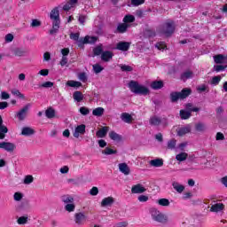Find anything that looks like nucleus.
I'll return each mask as SVG.
<instances>
[{
  "instance_id": "f257e3e1",
  "label": "nucleus",
  "mask_w": 227,
  "mask_h": 227,
  "mask_svg": "<svg viewBox=\"0 0 227 227\" xmlns=\"http://www.w3.org/2000/svg\"><path fill=\"white\" fill-rule=\"evenodd\" d=\"M50 19L52 20V29L50 30V35H56V33L59 31V24H61V20H59V9H58V7L51 10Z\"/></svg>"
},
{
  "instance_id": "f03ea898",
  "label": "nucleus",
  "mask_w": 227,
  "mask_h": 227,
  "mask_svg": "<svg viewBox=\"0 0 227 227\" xmlns=\"http://www.w3.org/2000/svg\"><path fill=\"white\" fill-rule=\"evenodd\" d=\"M158 33L165 35L166 36H171V35L175 33V22L171 20H168L158 28Z\"/></svg>"
},
{
  "instance_id": "7ed1b4c3",
  "label": "nucleus",
  "mask_w": 227,
  "mask_h": 227,
  "mask_svg": "<svg viewBox=\"0 0 227 227\" xmlns=\"http://www.w3.org/2000/svg\"><path fill=\"white\" fill-rule=\"evenodd\" d=\"M129 88L136 95H148L150 93V90L146 86L139 84L137 82H129Z\"/></svg>"
},
{
  "instance_id": "20e7f679",
  "label": "nucleus",
  "mask_w": 227,
  "mask_h": 227,
  "mask_svg": "<svg viewBox=\"0 0 227 227\" xmlns=\"http://www.w3.org/2000/svg\"><path fill=\"white\" fill-rule=\"evenodd\" d=\"M79 33H71L70 39L77 42L79 45H84V43H95L97 42L96 36L86 35L84 38H79Z\"/></svg>"
},
{
  "instance_id": "39448f33",
  "label": "nucleus",
  "mask_w": 227,
  "mask_h": 227,
  "mask_svg": "<svg viewBox=\"0 0 227 227\" xmlns=\"http://www.w3.org/2000/svg\"><path fill=\"white\" fill-rule=\"evenodd\" d=\"M151 217L156 223H160V224H166L168 223V215H164L160 211H159L155 207H152L150 209Z\"/></svg>"
},
{
  "instance_id": "423d86ee",
  "label": "nucleus",
  "mask_w": 227,
  "mask_h": 227,
  "mask_svg": "<svg viewBox=\"0 0 227 227\" xmlns=\"http://www.w3.org/2000/svg\"><path fill=\"white\" fill-rule=\"evenodd\" d=\"M191 95V89H184L181 92H172L170 94L172 102H176L179 98L184 100Z\"/></svg>"
},
{
  "instance_id": "0eeeda50",
  "label": "nucleus",
  "mask_w": 227,
  "mask_h": 227,
  "mask_svg": "<svg viewBox=\"0 0 227 227\" xmlns=\"http://www.w3.org/2000/svg\"><path fill=\"white\" fill-rule=\"evenodd\" d=\"M225 206L221 201H214L211 204L210 212L219 214V212H224Z\"/></svg>"
},
{
  "instance_id": "6e6552de",
  "label": "nucleus",
  "mask_w": 227,
  "mask_h": 227,
  "mask_svg": "<svg viewBox=\"0 0 227 227\" xmlns=\"http://www.w3.org/2000/svg\"><path fill=\"white\" fill-rule=\"evenodd\" d=\"M29 107H31V105L27 104L16 114V118H18L20 121L26 120Z\"/></svg>"
},
{
  "instance_id": "1a4fd4ad",
  "label": "nucleus",
  "mask_w": 227,
  "mask_h": 227,
  "mask_svg": "<svg viewBox=\"0 0 227 227\" xmlns=\"http://www.w3.org/2000/svg\"><path fill=\"white\" fill-rule=\"evenodd\" d=\"M83 134H86V125L81 124L74 129L73 136L74 137H76V139H78V137L80 136H83Z\"/></svg>"
},
{
  "instance_id": "9d476101",
  "label": "nucleus",
  "mask_w": 227,
  "mask_h": 227,
  "mask_svg": "<svg viewBox=\"0 0 227 227\" xmlns=\"http://www.w3.org/2000/svg\"><path fill=\"white\" fill-rule=\"evenodd\" d=\"M0 148H2V150H5V152H13L17 146L15 144L11 142H1Z\"/></svg>"
},
{
  "instance_id": "9b49d317",
  "label": "nucleus",
  "mask_w": 227,
  "mask_h": 227,
  "mask_svg": "<svg viewBox=\"0 0 227 227\" xmlns=\"http://www.w3.org/2000/svg\"><path fill=\"white\" fill-rule=\"evenodd\" d=\"M171 185L177 194H182L185 191V186L180 184L178 181H172Z\"/></svg>"
},
{
  "instance_id": "f8f14e48",
  "label": "nucleus",
  "mask_w": 227,
  "mask_h": 227,
  "mask_svg": "<svg viewBox=\"0 0 227 227\" xmlns=\"http://www.w3.org/2000/svg\"><path fill=\"white\" fill-rule=\"evenodd\" d=\"M11 53L13 56H18L19 58H21L22 56H26V53L27 52L24 48H11Z\"/></svg>"
},
{
  "instance_id": "ddd939ff",
  "label": "nucleus",
  "mask_w": 227,
  "mask_h": 227,
  "mask_svg": "<svg viewBox=\"0 0 227 227\" xmlns=\"http://www.w3.org/2000/svg\"><path fill=\"white\" fill-rule=\"evenodd\" d=\"M131 192L132 194H143V192H146V188L143 187V184H137L132 186Z\"/></svg>"
},
{
  "instance_id": "4468645a",
  "label": "nucleus",
  "mask_w": 227,
  "mask_h": 227,
  "mask_svg": "<svg viewBox=\"0 0 227 227\" xmlns=\"http://www.w3.org/2000/svg\"><path fill=\"white\" fill-rule=\"evenodd\" d=\"M214 61L217 65H227V56L218 54L214 56Z\"/></svg>"
},
{
  "instance_id": "2eb2a0df",
  "label": "nucleus",
  "mask_w": 227,
  "mask_h": 227,
  "mask_svg": "<svg viewBox=\"0 0 227 227\" xmlns=\"http://www.w3.org/2000/svg\"><path fill=\"white\" fill-rule=\"evenodd\" d=\"M85 222H86V215H84V213L74 214L75 224H84Z\"/></svg>"
},
{
  "instance_id": "dca6fc26",
  "label": "nucleus",
  "mask_w": 227,
  "mask_h": 227,
  "mask_svg": "<svg viewBox=\"0 0 227 227\" xmlns=\"http://www.w3.org/2000/svg\"><path fill=\"white\" fill-rule=\"evenodd\" d=\"M176 132L179 137H183V136H185V134H189V132H191V125H186V126L178 128L176 129Z\"/></svg>"
},
{
  "instance_id": "f3484780",
  "label": "nucleus",
  "mask_w": 227,
  "mask_h": 227,
  "mask_svg": "<svg viewBox=\"0 0 227 227\" xmlns=\"http://www.w3.org/2000/svg\"><path fill=\"white\" fill-rule=\"evenodd\" d=\"M116 49L118 51H127L129 49H130V43L129 42H120L116 45Z\"/></svg>"
},
{
  "instance_id": "a211bd4d",
  "label": "nucleus",
  "mask_w": 227,
  "mask_h": 227,
  "mask_svg": "<svg viewBox=\"0 0 227 227\" xmlns=\"http://www.w3.org/2000/svg\"><path fill=\"white\" fill-rule=\"evenodd\" d=\"M150 166L153 168H162L164 166V160L157 158L149 161Z\"/></svg>"
},
{
  "instance_id": "6ab92c4d",
  "label": "nucleus",
  "mask_w": 227,
  "mask_h": 227,
  "mask_svg": "<svg viewBox=\"0 0 227 227\" xmlns=\"http://www.w3.org/2000/svg\"><path fill=\"white\" fill-rule=\"evenodd\" d=\"M119 168V171H121V173H122L123 175H130V168L129 167V165H127V163H120L118 165Z\"/></svg>"
},
{
  "instance_id": "aec40b11",
  "label": "nucleus",
  "mask_w": 227,
  "mask_h": 227,
  "mask_svg": "<svg viewBox=\"0 0 227 227\" xmlns=\"http://www.w3.org/2000/svg\"><path fill=\"white\" fill-rule=\"evenodd\" d=\"M77 4V0H69L67 3L65 4L63 6V10L65 12H68L69 10H72Z\"/></svg>"
},
{
  "instance_id": "412c9836",
  "label": "nucleus",
  "mask_w": 227,
  "mask_h": 227,
  "mask_svg": "<svg viewBox=\"0 0 227 227\" xmlns=\"http://www.w3.org/2000/svg\"><path fill=\"white\" fill-rule=\"evenodd\" d=\"M77 4V0H69L67 3L65 4L63 6V10L65 12H68L69 10H72Z\"/></svg>"
},
{
  "instance_id": "4be33fe9",
  "label": "nucleus",
  "mask_w": 227,
  "mask_h": 227,
  "mask_svg": "<svg viewBox=\"0 0 227 227\" xmlns=\"http://www.w3.org/2000/svg\"><path fill=\"white\" fill-rule=\"evenodd\" d=\"M114 203V199L113 197H106L102 200L101 207H111Z\"/></svg>"
},
{
  "instance_id": "5701e85b",
  "label": "nucleus",
  "mask_w": 227,
  "mask_h": 227,
  "mask_svg": "<svg viewBox=\"0 0 227 227\" xmlns=\"http://www.w3.org/2000/svg\"><path fill=\"white\" fill-rule=\"evenodd\" d=\"M107 132H109V127H103L99 130L97 131V137H106L107 136Z\"/></svg>"
},
{
  "instance_id": "b1692460",
  "label": "nucleus",
  "mask_w": 227,
  "mask_h": 227,
  "mask_svg": "<svg viewBox=\"0 0 227 227\" xmlns=\"http://www.w3.org/2000/svg\"><path fill=\"white\" fill-rule=\"evenodd\" d=\"M160 123H162V119L160 117L154 115L150 118V124L154 125L155 127L159 126Z\"/></svg>"
},
{
  "instance_id": "393cba45",
  "label": "nucleus",
  "mask_w": 227,
  "mask_h": 227,
  "mask_svg": "<svg viewBox=\"0 0 227 227\" xmlns=\"http://www.w3.org/2000/svg\"><path fill=\"white\" fill-rule=\"evenodd\" d=\"M121 119L125 123H131L132 122V115H130V114H129V113H122L121 114Z\"/></svg>"
},
{
  "instance_id": "a878e982",
  "label": "nucleus",
  "mask_w": 227,
  "mask_h": 227,
  "mask_svg": "<svg viewBox=\"0 0 227 227\" xmlns=\"http://www.w3.org/2000/svg\"><path fill=\"white\" fill-rule=\"evenodd\" d=\"M129 27H130V26L128 25V23H120L117 26V31L118 33H127V29H129Z\"/></svg>"
},
{
  "instance_id": "bb28decb",
  "label": "nucleus",
  "mask_w": 227,
  "mask_h": 227,
  "mask_svg": "<svg viewBox=\"0 0 227 227\" xmlns=\"http://www.w3.org/2000/svg\"><path fill=\"white\" fill-rule=\"evenodd\" d=\"M151 88L153 90H160V88H164V82L162 81H154L151 83Z\"/></svg>"
},
{
  "instance_id": "cd10ccee",
  "label": "nucleus",
  "mask_w": 227,
  "mask_h": 227,
  "mask_svg": "<svg viewBox=\"0 0 227 227\" xmlns=\"http://www.w3.org/2000/svg\"><path fill=\"white\" fill-rule=\"evenodd\" d=\"M192 77H194V74L190 70L185 71L181 75L182 81H187V79H192Z\"/></svg>"
},
{
  "instance_id": "c85d7f7f",
  "label": "nucleus",
  "mask_w": 227,
  "mask_h": 227,
  "mask_svg": "<svg viewBox=\"0 0 227 227\" xmlns=\"http://www.w3.org/2000/svg\"><path fill=\"white\" fill-rule=\"evenodd\" d=\"M74 100L76 102H82L84 99V96L82 95V91H74L73 94Z\"/></svg>"
},
{
  "instance_id": "c756f323",
  "label": "nucleus",
  "mask_w": 227,
  "mask_h": 227,
  "mask_svg": "<svg viewBox=\"0 0 227 227\" xmlns=\"http://www.w3.org/2000/svg\"><path fill=\"white\" fill-rule=\"evenodd\" d=\"M101 59L103 61H109V60L113 59V52H111V51H104L101 54Z\"/></svg>"
},
{
  "instance_id": "7c9ffc66",
  "label": "nucleus",
  "mask_w": 227,
  "mask_h": 227,
  "mask_svg": "<svg viewBox=\"0 0 227 227\" xmlns=\"http://www.w3.org/2000/svg\"><path fill=\"white\" fill-rule=\"evenodd\" d=\"M67 86H69L70 88H81V86H82V83H81V82L69 80L67 82Z\"/></svg>"
},
{
  "instance_id": "2f4dec72",
  "label": "nucleus",
  "mask_w": 227,
  "mask_h": 227,
  "mask_svg": "<svg viewBox=\"0 0 227 227\" xmlns=\"http://www.w3.org/2000/svg\"><path fill=\"white\" fill-rule=\"evenodd\" d=\"M180 118L181 120H189L191 118V111L188 110H180Z\"/></svg>"
},
{
  "instance_id": "473e14b6",
  "label": "nucleus",
  "mask_w": 227,
  "mask_h": 227,
  "mask_svg": "<svg viewBox=\"0 0 227 227\" xmlns=\"http://www.w3.org/2000/svg\"><path fill=\"white\" fill-rule=\"evenodd\" d=\"M33 134H35V129H33L29 127H25L21 130L22 136H33Z\"/></svg>"
},
{
  "instance_id": "72a5a7b5",
  "label": "nucleus",
  "mask_w": 227,
  "mask_h": 227,
  "mask_svg": "<svg viewBox=\"0 0 227 227\" xmlns=\"http://www.w3.org/2000/svg\"><path fill=\"white\" fill-rule=\"evenodd\" d=\"M61 201L65 203L66 205H68L70 203H74V197L71 195H63L61 197Z\"/></svg>"
},
{
  "instance_id": "f704fd0d",
  "label": "nucleus",
  "mask_w": 227,
  "mask_h": 227,
  "mask_svg": "<svg viewBox=\"0 0 227 227\" xmlns=\"http://www.w3.org/2000/svg\"><path fill=\"white\" fill-rule=\"evenodd\" d=\"M105 111L106 110L103 107H98L92 111V114L93 116L100 117L104 115Z\"/></svg>"
},
{
  "instance_id": "c9c22d12",
  "label": "nucleus",
  "mask_w": 227,
  "mask_h": 227,
  "mask_svg": "<svg viewBox=\"0 0 227 227\" xmlns=\"http://www.w3.org/2000/svg\"><path fill=\"white\" fill-rule=\"evenodd\" d=\"M195 129L197 132H205L207 130V125L203 122H198L195 125Z\"/></svg>"
},
{
  "instance_id": "e433bc0d",
  "label": "nucleus",
  "mask_w": 227,
  "mask_h": 227,
  "mask_svg": "<svg viewBox=\"0 0 227 227\" xmlns=\"http://www.w3.org/2000/svg\"><path fill=\"white\" fill-rule=\"evenodd\" d=\"M109 137L113 140V141H121V136L118 135V133L114 132V131H111L109 133Z\"/></svg>"
},
{
  "instance_id": "4c0bfd02",
  "label": "nucleus",
  "mask_w": 227,
  "mask_h": 227,
  "mask_svg": "<svg viewBox=\"0 0 227 227\" xmlns=\"http://www.w3.org/2000/svg\"><path fill=\"white\" fill-rule=\"evenodd\" d=\"M6 134H8V128L5 125L0 126V139H4Z\"/></svg>"
},
{
  "instance_id": "58836bf2",
  "label": "nucleus",
  "mask_w": 227,
  "mask_h": 227,
  "mask_svg": "<svg viewBox=\"0 0 227 227\" xmlns=\"http://www.w3.org/2000/svg\"><path fill=\"white\" fill-rule=\"evenodd\" d=\"M187 157H189L187 153H180L176 156V159L179 160V162H184V160H187Z\"/></svg>"
},
{
  "instance_id": "ea45409f",
  "label": "nucleus",
  "mask_w": 227,
  "mask_h": 227,
  "mask_svg": "<svg viewBox=\"0 0 227 227\" xmlns=\"http://www.w3.org/2000/svg\"><path fill=\"white\" fill-rule=\"evenodd\" d=\"M46 118L52 119L54 116H56V111L52 109L51 107L48 108L45 111Z\"/></svg>"
},
{
  "instance_id": "a19ab883",
  "label": "nucleus",
  "mask_w": 227,
  "mask_h": 227,
  "mask_svg": "<svg viewBox=\"0 0 227 227\" xmlns=\"http://www.w3.org/2000/svg\"><path fill=\"white\" fill-rule=\"evenodd\" d=\"M136 20V17H134L133 15H126L124 18H123V22L124 24H130L132 22H134Z\"/></svg>"
},
{
  "instance_id": "79ce46f5",
  "label": "nucleus",
  "mask_w": 227,
  "mask_h": 227,
  "mask_svg": "<svg viewBox=\"0 0 227 227\" xmlns=\"http://www.w3.org/2000/svg\"><path fill=\"white\" fill-rule=\"evenodd\" d=\"M102 153L104 155H114V153H118V151L106 147L102 151Z\"/></svg>"
},
{
  "instance_id": "37998d69",
  "label": "nucleus",
  "mask_w": 227,
  "mask_h": 227,
  "mask_svg": "<svg viewBox=\"0 0 227 227\" xmlns=\"http://www.w3.org/2000/svg\"><path fill=\"white\" fill-rule=\"evenodd\" d=\"M157 203H158V205H160V207H169V205H170L169 200H168V199H160L157 201Z\"/></svg>"
},
{
  "instance_id": "c03bdc74",
  "label": "nucleus",
  "mask_w": 227,
  "mask_h": 227,
  "mask_svg": "<svg viewBox=\"0 0 227 227\" xmlns=\"http://www.w3.org/2000/svg\"><path fill=\"white\" fill-rule=\"evenodd\" d=\"M65 210L67 211V212H75V204H74V202H71V203H69V204H67L66 206H65Z\"/></svg>"
},
{
  "instance_id": "a18cd8bd",
  "label": "nucleus",
  "mask_w": 227,
  "mask_h": 227,
  "mask_svg": "<svg viewBox=\"0 0 227 227\" xmlns=\"http://www.w3.org/2000/svg\"><path fill=\"white\" fill-rule=\"evenodd\" d=\"M119 67H120L121 72H132V70H134V68H132V67L128 66V65L120 64Z\"/></svg>"
},
{
  "instance_id": "49530a36",
  "label": "nucleus",
  "mask_w": 227,
  "mask_h": 227,
  "mask_svg": "<svg viewBox=\"0 0 227 227\" xmlns=\"http://www.w3.org/2000/svg\"><path fill=\"white\" fill-rule=\"evenodd\" d=\"M34 180L35 178L33 177V176L27 175L25 176L23 184H25V185H29V184H33Z\"/></svg>"
},
{
  "instance_id": "de8ad7c7",
  "label": "nucleus",
  "mask_w": 227,
  "mask_h": 227,
  "mask_svg": "<svg viewBox=\"0 0 227 227\" xmlns=\"http://www.w3.org/2000/svg\"><path fill=\"white\" fill-rule=\"evenodd\" d=\"M78 79L82 82H88V74H86V73H84V72L80 73V74H78Z\"/></svg>"
},
{
  "instance_id": "09e8293b",
  "label": "nucleus",
  "mask_w": 227,
  "mask_h": 227,
  "mask_svg": "<svg viewBox=\"0 0 227 227\" xmlns=\"http://www.w3.org/2000/svg\"><path fill=\"white\" fill-rule=\"evenodd\" d=\"M22 198H24V194L20 192H16L13 195L14 201H21Z\"/></svg>"
},
{
  "instance_id": "8fccbe9b",
  "label": "nucleus",
  "mask_w": 227,
  "mask_h": 227,
  "mask_svg": "<svg viewBox=\"0 0 227 227\" xmlns=\"http://www.w3.org/2000/svg\"><path fill=\"white\" fill-rule=\"evenodd\" d=\"M176 146V139H171L168 142V150H175Z\"/></svg>"
},
{
  "instance_id": "3c124183",
  "label": "nucleus",
  "mask_w": 227,
  "mask_h": 227,
  "mask_svg": "<svg viewBox=\"0 0 227 227\" xmlns=\"http://www.w3.org/2000/svg\"><path fill=\"white\" fill-rule=\"evenodd\" d=\"M221 76H215L212 78L210 84H212L213 86H217V84H219V82H221Z\"/></svg>"
},
{
  "instance_id": "603ef678",
  "label": "nucleus",
  "mask_w": 227,
  "mask_h": 227,
  "mask_svg": "<svg viewBox=\"0 0 227 227\" xmlns=\"http://www.w3.org/2000/svg\"><path fill=\"white\" fill-rule=\"evenodd\" d=\"M28 218L27 216H20L17 219L19 224H27Z\"/></svg>"
},
{
  "instance_id": "864d4df0",
  "label": "nucleus",
  "mask_w": 227,
  "mask_h": 227,
  "mask_svg": "<svg viewBox=\"0 0 227 227\" xmlns=\"http://www.w3.org/2000/svg\"><path fill=\"white\" fill-rule=\"evenodd\" d=\"M93 70H94L95 74H100V72H102V70H104V67H102V66H100V64H95V65H93Z\"/></svg>"
},
{
  "instance_id": "5fc2aeb1",
  "label": "nucleus",
  "mask_w": 227,
  "mask_h": 227,
  "mask_svg": "<svg viewBox=\"0 0 227 227\" xmlns=\"http://www.w3.org/2000/svg\"><path fill=\"white\" fill-rule=\"evenodd\" d=\"M155 47L159 51H164V49H166V43L164 42H160L156 43Z\"/></svg>"
},
{
  "instance_id": "6e6d98bb",
  "label": "nucleus",
  "mask_w": 227,
  "mask_h": 227,
  "mask_svg": "<svg viewBox=\"0 0 227 227\" xmlns=\"http://www.w3.org/2000/svg\"><path fill=\"white\" fill-rule=\"evenodd\" d=\"M226 64L225 66L223 65H216L214 67L215 72H223V70H226Z\"/></svg>"
},
{
  "instance_id": "4d7b16f0",
  "label": "nucleus",
  "mask_w": 227,
  "mask_h": 227,
  "mask_svg": "<svg viewBox=\"0 0 227 227\" xmlns=\"http://www.w3.org/2000/svg\"><path fill=\"white\" fill-rule=\"evenodd\" d=\"M80 113H81V114H82L83 116H87V114H90V109H88V107L82 106V107L80 108Z\"/></svg>"
},
{
  "instance_id": "13d9d810",
  "label": "nucleus",
  "mask_w": 227,
  "mask_h": 227,
  "mask_svg": "<svg viewBox=\"0 0 227 227\" xmlns=\"http://www.w3.org/2000/svg\"><path fill=\"white\" fill-rule=\"evenodd\" d=\"M132 6H140V4H145V0H131Z\"/></svg>"
},
{
  "instance_id": "bf43d9fd",
  "label": "nucleus",
  "mask_w": 227,
  "mask_h": 227,
  "mask_svg": "<svg viewBox=\"0 0 227 227\" xmlns=\"http://www.w3.org/2000/svg\"><path fill=\"white\" fill-rule=\"evenodd\" d=\"M54 86V82H45L43 84H41V88H52Z\"/></svg>"
},
{
  "instance_id": "052dcab7",
  "label": "nucleus",
  "mask_w": 227,
  "mask_h": 227,
  "mask_svg": "<svg viewBox=\"0 0 227 227\" xmlns=\"http://www.w3.org/2000/svg\"><path fill=\"white\" fill-rule=\"evenodd\" d=\"M149 198L146 195H140L138 196V201H140V203H146V201H148Z\"/></svg>"
},
{
  "instance_id": "680f3d73",
  "label": "nucleus",
  "mask_w": 227,
  "mask_h": 227,
  "mask_svg": "<svg viewBox=\"0 0 227 227\" xmlns=\"http://www.w3.org/2000/svg\"><path fill=\"white\" fill-rule=\"evenodd\" d=\"M12 95H16V97H20V98H24V94L20 93L19 90H12Z\"/></svg>"
},
{
  "instance_id": "e2e57ef3",
  "label": "nucleus",
  "mask_w": 227,
  "mask_h": 227,
  "mask_svg": "<svg viewBox=\"0 0 227 227\" xmlns=\"http://www.w3.org/2000/svg\"><path fill=\"white\" fill-rule=\"evenodd\" d=\"M98 194V188L94 186L92 189L90 191V196H97Z\"/></svg>"
},
{
  "instance_id": "0e129e2a",
  "label": "nucleus",
  "mask_w": 227,
  "mask_h": 227,
  "mask_svg": "<svg viewBox=\"0 0 227 227\" xmlns=\"http://www.w3.org/2000/svg\"><path fill=\"white\" fill-rule=\"evenodd\" d=\"M145 36H149V37L155 36V31L152 29H147L145 30Z\"/></svg>"
},
{
  "instance_id": "69168bd1",
  "label": "nucleus",
  "mask_w": 227,
  "mask_h": 227,
  "mask_svg": "<svg viewBox=\"0 0 227 227\" xmlns=\"http://www.w3.org/2000/svg\"><path fill=\"white\" fill-rule=\"evenodd\" d=\"M68 64V57H62L59 65H61L62 67H65Z\"/></svg>"
},
{
  "instance_id": "338daca9",
  "label": "nucleus",
  "mask_w": 227,
  "mask_h": 227,
  "mask_svg": "<svg viewBox=\"0 0 227 227\" xmlns=\"http://www.w3.org/2000/svg\"><path fill=\"white\" fill-rule=\"evenodd\" d=\"M95 56H100L102 54V46H98L94 49Z\"/></svg>"
},
{
  "instance_id": "774afa93",
  "label": "nucleus",
  "mask_w": 227,
  "mask_h": 227,
  "mask_svg": "<svg viewBox=\"0 0 227 227\" xmlns=\"http://www.w3.org/2000/svg\"><path fill=\"white\" fill-rule=\"evenodd\" d=\"M129 223L127 222H120L116 223L114 227H127Z\"/></svg>"
}]
</instances>
